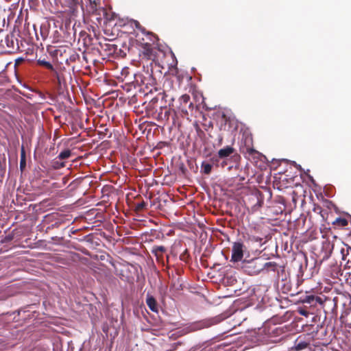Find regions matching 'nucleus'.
Here are the masks:
<instances>
[{
	"label": "nucleus",
	"mask_w": 351,
	"mask_h": 351,
	"mask_svg": "<svg viewBox=\"0 0 351 351\" xmlns=\"http://www.w3.org/2000/svg\"><path fill=\"white\" fill-rule=\"evenodd\" d=\"M245 245L241 242H234L232 248L231 261L237 263L241 261L243 258V252Z\"/></svg>",
	"instance_id": "f257e3e1"
},
{
	"label": "nucleus",
	"mask_w": 351,
	"mask_h": 351,
	"mask_svg": "<svg viewBox=\"0 0 351 351\" xmlns=\"http://www.w3.org/2000/svg\"><path fill=\"white\" fill-rule=\"evenodd\" d=\"M146 303L152 311L158 313V303H157L156 300H155V298L152 295H151L149 294L147 295Z\"/></svg>",
	"instance_id": "f03ea898"
},
{
	"label": "nucleus",
	"mask_w": 351,
	"mask_h": 351,
	"mask_svg": "<svg viewBox=\"0 0 351 351\" xmlns=\"http://www.w3.org/2000/svg\"><path fill=\"white\" fill-rule=\"evenodd\" d=\"M233 151L234 149L232 147L227 146L226 147L221 149L218 152V155L220 158H226L232 154Z\"/></svg>",
	"instance_id": "7ed1b4c3"
},
{
	"label": "nucleus",
	"mask_w": 351,
	"mask_h": 351,
	"mask_svg": "<svg viewBox=\"0 0 351 351\" xmlns=\"http://www.w3.org/2000/svg\"><path fill=\"white\" fill-rule=\"evenodd\" d=\"M212 167L213 166L210 164L206 162H202V171L205 174H209L212 170Z\"/></svg>",
	"instance_id": "20e7f679"
},
{
	"label": "nucleus",
	"mask_w": 351,
	"mask_h": 351,
	"mask_svg": "<svg viewBox=\"0 0 351 351\" xmlns=\"http://www.w3.org/2000/svg\"><path fill=\"white\" fill-rule=\"evenodd\" d=\"M71 154V152L69 149H66L60 153L58 158L61 160L66 159L70 157Z\"/></svg>",
	"instance_id": "39448f33"
},
{
	"label": "nucleus",
	"mask_w": 351,
	"mask_h": 351,
	"mask_svg": "<svg viewBox=\"0 0 351 351\" xmlns=\"http://www.w3.org/2000/svg\"><path fill=\"white\" fill-rule=\"evenodd\" d=\"M308 346V343L305 341H300L295 344V348L296 350H302L304 348H306Z\"/></svg>",
	"instance_id": "423d86ee"
},
{
	"label": "nucleus",
	"mask_w": 351,
	"mask_h": 351,
	"mask_svg": "<svg viewBox=\"0 0 351 351\" xmlns=\"http://www.w3.org/2000/svg\"><path fill=\"white\" fill-rule=\"evenodd\" d=\"M190 100V96L189 95H183L180 97V102L182 104H187Z\"/></svg>",
	"instance_id": "0eeeda50"
},
{
	"label": "nucleus",
	"mask_w": 351,
	"mask_h": 351,
	"mask_svg": "<svg viewBox=\"0 0 351 351\" xmlns=\"http://www.w3.org/2000/svg\"><path fill=\"white\" fill-rule=\"evenodd\" d=\"M165 251V247L163 246H156L153 249V252H154L157 256L159 253L162 254Z\"/></svg>",
	"instance_id": "6e6552de"
},
{
	"label": "nucleus",
	"mask_w": 351,
	"mask_h": 351,
	"mask_svg": "<svg viewBox=\"0 0 351 351\" xmlns=\"http://www.w3.org/2000/svg\"><path fill=\"white\" fill-rule=\"evenodd\" d=\"M38 63L40 64L45 66L47 68H48L49 69H51V70L53 69V67L52 64L50 62H47L45 60H38Z\"/></svg>",
	"instance_id": "1a4fd4ad"
},
{
	"label": "nucleus",
	"mask_w": 351,
	"mask_h": 351,
	"mask_svg": "<svg viewBox=\"0 0 351 351\" xmlns=\"http://www.w3.org/2000/svg\"><path fill=\"white\" fill-rule=\"evenodd\" d=\"M337 222H338L342 226H345L348 224V221L345 219L339 218L337 219Z\"/></svg>",
	"instance_id": "9d476101"
},
{
	"label": "nucleus",
	"mask_w": 351,
	"mask_h": 351,
	"mask_svg": "<svg viewBox=\"0 0 351 351\" xmlns=\"http://www.w3.org/2000/svg\"><path fill=\"white\" fill-rule=\"evenodd\" d=\"M134 23L135 27H136V28H138V29H141V30L143 31V29L141 27V26L140 23H139L138 21H134Z\"/></svg>",
	"instance_id": "9b49d317"
},
{
	"label": "nucleus",
	"mask_w": 351,
	"mask_h": 351,
	"mask_svg": "<svg viewBox=\"0 0 351 351\" xmlns=\"http://www.w3.org/2000/svg\"><path fill=\"white\" fill-rule=\"evenodd\" d=\"M144 206H145V203L143 202V203L138 204L137 208L138 209H141L144 207Z\"/></svg>",
	"instance_id": "f8f14e48"
},
{
	"label": "nucleus",
	"mask_w": 351,
	"mask_h": 351,
	"mask_svg": "<svg viewBox=\"0 0 351 351\" xmlns=\"http://www.w3.org/2000/svg\"><path fill=\"white\" fill-rule=\"evenodd\" d=\"M255 152H256V151H255L254 149H252V148L248 149V153H249L250 154H252L253 153H255Z\"/></svg>",
	"instance_id": "ddd939ff"
},
{
	"label": "nucleus",
	"mask_w": 351,
	"mask_h": 351,
	"mask_svg": "<svg viewBox=\"0 0 351 351\" xmlns=\"http://www.w3.org/2000/svg\"><path fill=\"white\" fill-rule=\"evenodd\" d=\"M24 165H25V161H21V167L22 168Z\"/></svg>",
	"instance_id": "4468645a"
},
{
	"label": "nucleus",
	"mask_w": 351,
	"mask_h": 351,
	"mask_svg": "<svg viewBox=\"0 0 351 351\" xmlns=\"http://www.w3.org/2000/svg\"><path fill=\"white\" fill-rule=\"evenodd\" d=\"M57 78H58V80L59 82V83H61V80H60V77L58 75H57Z\"/></svg>",
	"instance_id": "2eb2a0df"
}]
</instances>
